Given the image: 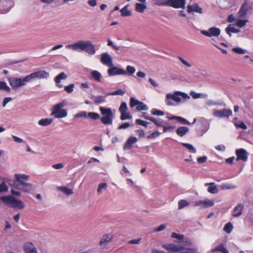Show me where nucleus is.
Here are the masks:
<instances>
[{
    "instance_id": "7ed1b4c3",
    "label": "nucleus",
    "mask_w": 253,
    "mask_h": 253,
    "mask_svg": "<svg viewBox=\"0 0 253 253\" xmlns=\"http://www.w3.org/2000/svg\"><path fill=\"white\" fill-rule=\"evenodd\" d=\"M66 47L69 49H72L74 50H79L85 51L88 54L93 55L95 53V45L90 41H79L78 42L66 45Z\"/></svg>"
},
{
    "instance_id": "6e6d98bb",
    "label": "nucleus",
    "mask_w": 253,
    "mask_h": 253,
    "mask_svg": "<svg viewBox=\"0 0 253 253\" xmlns=\"http://www.w3.org/2000/svg\"><path fill=\"white\" fill-rule=\"evenodd\" d=\"M234 125L237 128H241L243 129H247V125L243 122H241L240 123H234Z\"/></svg>"
},
{
    "instance_id": "4c0bfd02",
    "label": "nucleus",
    "mask_w": 253,
    "mask_h": 253,
    "mask_svg": "<svg viewBox=\"0 0 253 253\" xmlns=\"http://www.w3.org/2000/svg\"><path fill=\"white\" fill-rule=\"evenodd\" d=\"M189 205V203L186 200H180L178 201V209H182L185 207L188 206Z\"/></svg>"
},
{
    "instance_id": "603ef678",
    "label": "nucleus",
    "mask_w": 253,
    "mask_h": 253,
    "mask_svg": "<svg viewBox=\"0 0 253 253\" xmlns=\"http://www.w3.org/2000/svg\"><path fill=\"white\" fill-rule=\"evenodd\" d=\"M171 237L172 238H176L179 240V241H182L184 239V235L183 234H178L175 232H173L171 234Z\"/></svg>"
},
{
    "instance_id": "69168bd1",
    "label": "nucleus",
    "mask_w": 253,
    "mask_h": 253,
    "mask_svg": "<svg viewBox=\"0 0 253 253\" xmlns=\"http://www.w3.org/2000/svg\"><path fill=\"white\" fill-rule=\"evenodd\" d=\"M190 94L194 99L199 98L203 95L201 93H196L193 91H191Z\"/></svg>"
},
{
    "instance_id": "dca6fc26",
    "label": "nucleus",
    "mask_w": 253,
    "mask_h": 253,
    "mask_svg": "<svg viewBox=\"0 0 253 253\" xmlns=\"http://www.w3.org/2000/svg\"><path fill=\"white\" fill-rule=\"evenodd\" d=\"M187 8V12L190 13L192 12H195L200 14H202L203 12L202 7H200L199 4L197 3H194L192 5H188Z\"/></svg>"
},
{
    "instance_id": "f8f14e48",
    "label": "nucleus",
    "mask_w": 253,
    "mask_h": 253,
    "mask_svg": "<svg viewBox=\"0 0 253 253\" xmlns=\"http://www.w3.org/2000/svg\"><path fill=\"white\" fill-rule=\"evenodd\" d=\"M236 155L237 156L236 160H242L246 162L248 160L249 154L245 149L243 148L237 149L236 150Z\"/></svg>"
},
{
    "instance_id": "f03ea898",
    "label": "nucleus",
    "mask_w": 253,
    "mask_h": 253,
    "mask_svg": "<svg viewBox=\"0 0 253 253\" xmlns=\"http://www.w3.org/2000/svg\"><path fill=\"white\" fill-rule=\"evenodd\" d=\"M11 195L2 196L0 197V201L5 206L11 208H18L22 210L25 207V204L20 200L15 198L14 196H20L21 192L14 190V188L11 189Z\"/></svg>"
},
{
    "instance_id": "3c124183",
    "label": "nucleus",
    "mask_w": 253,
    "mask_h": 253,
    "mask_svg": "<svg viewBox=\"0 0 253 253\" xmlns=\"http://www.w3.org/2000/svg\"><path fill=\"white\" fill-rule=\"evenodd\" d=\"M232 51L236 53L239 54H243L246 52V50L239 47H234L232 48Z\"/></svg>"
},
{
    "instance_id": "7c9ffc66",
    "label": "nucleus",
    "mask_w": 253,
    "mask_h": 253,
    "mask_svg": "<svg viewBox=\"0 0 253 253\" xmlns=\"http://www.w3.org/2000/svg\"><path fill=\"white\" fill-rule=\"evenodd\" d=\"M186 0H174V3L176 6V8H185Z\"/></svg>"
},
{
    "instance_id": "de8ad7c7",
    "label": "nucleus",
    "mask_w": 253,
    "mask_h": 253,
    "mask_svg": "<svg viewBox=\"0 0 253 253\" xmlns=\"http://www.w3.org/2000/svg\"><path fill=\"white\" fill-rule=\"evenodd\" d=\"M179 243L184 246H191L193 245V241L188 239H184L182 241H179Z\"/></svg>"
},
{
    "instance_id": "1a4fd4ad",
    "label": "nucleus",
    "mask_w": 253,
    "mask_h": 253,
    "mask_svg": "<svg viewBox=\"0 0 253 253\" xmlns=\"http://www.w3.org/2000/svg\"><path fill=\"white\" fill-rule=\"evenodd\" d=\"M213 115L217 118H228L232 115V112L230 109H223L222 110H215L213 112Z\"/></svg>"
},
{
    "instance_id": "338daca9",
    "label": "nucleus",
    "mask_w": 253,
    "mask_h": 253,
    "mask_svg": "<svg viewBox=\"0 0 253 253\" xmlns=\"http://www.w3.org/2000/svg\"><path fill=\"white\" fill-rule=\"evenodd\" d=\"M133 126L132 124H130L129 123H124L122 125H120L118 127V129H126V128L130 126Z\"/></svg>"
},
{
    "instance_id": "c9c22d12",
    "label": "nucleus",
    "mask_w": 253,
    "mask_h": 253,
    "mask_svg": "<svg viewBox=\"0 0 253 253\" xmlns=\"http://www.w3.org/2000/svg\"><path fill=\"white\" fill-rule=\"evenodd\" d=\"M87 117L93 120H97L101 118L100 115L95 112H88Z\"/></svg>"
},
{
    "instance_id": "79ce46f5",
    "label": "nucleus",
    "mask_w": 253,
    "mask_h": 253,
    "mask_svg": "<svg viewBox=\"0 0 253 253\" xmlns=\"http://www.w3.org/2000/svg\"><path fill=\"white\" fill-rule=\"evenodd\" d=\"M236 186L235 185L230 183H224L221 185V188L222 190H228L235 189Z\"/></svg>"
},
{
    "instance_id": "f257e3e1",
    "label": "nucleus",
    "mask_w": 253,
    "mask_h": 253,
    "mask_svg": "<svg viewBox=\"0 0 253 253\" xmlns=\"http://www.w3.org/2000/svg\"><path fill=\"white\" fill-rule=\"evenodd\" d=\"M29 178V175L25 174L16 173L13 180H9V184L15 189L28 193L32 190L33 186L31 183L26 182Z\"/></svg>"
},
{
    "instance_id": "c03bdc74",
    "label": "nucleus",
    "mask_w": 253,
    "mask_h": 253,
    "mask_svg": "<svg viewBox=\"0 0 253 253\" xmlns=\"http://www.w3.org/2000/svg\"><path fill=\"white\" fill-rule=\"evenodd\" d=\"M140 101L135 99L133 97H131L130 98L129 105L131 108H133L135 106H137L139 105Z\"/></svg>"
},
{
    "instance_id": "4be33fe9",
    "label": "nucleus",
    "mask_w": 253,
    "mask_h": 253,
    "mask_svg": "<svg viewBox=\"0 0 253 253\" xmlns=\"http://www.w3.org/2000/svg\"><path fill=\"white\" fill-rule=\"evenodd\" d=\"M189 131V128L186 126H180L176 130V133L180 137H183Z\"/></svg>"
},
{
    "instance_id": "0eeeda50",
    "label": "nucleus",
    "mask_w": 253,
    "mask_h": 253,
    "mask_svg": "<svg viewBox=\"0 0 253 253\" xmlns=\"http://www.w3.org/2000/svg\"><path fill=\"white\" fill-rule=\"evenodd\" d=\"M49 73L44 70L37 71L27 75L29 82L36 79H46L49 77Z\"/></svg>"
},
{
    "instance_id": "a211bd4d",
    "label": "nucleus",
    "mask_w": 253,
    "mask_h": 253,
    "mask_svg": "<svg viewBox=\"0 0 253 253\" xmlns=\"http://www.w3.org/2000/svg\"><path fill=\"white\" fill-rule=\"evenodd\" d=\"M137 141V139L134 136H130L125 142L123 148L124 150H130L133 144Z\"/></svg>"
},
{
    "instance_id": "a878e982",
    "label": "nucleus",
    "mask_w": 253,
    "mask_h": 253,
    "mask_svg": "<svg viewBox=\"0 0 253 253\" xmlns=\"http://www.w3.org/2000/svg\"><path fill=\"white\" fill-rule=\"evenodd\" d=\"M212 252H220L221 253H229L227 249L224 246L223 244H220L217 247L211 250Z\"/></svg>"
},
{
    "instance_id": "f3484780",
    "label": "nucleus",
    "mask_w": 253,
    "mask_h": 253,
    "mask_svg": "<svg viewBox=\"0 0 253 253\" xmlns=\"http://www.w3.org/2000/svg\"><path fill=\"white\" fill-rule=\"evenodd\" d=\"M174 0H155V4L159 6H169L176 8Z\"/></svg>"
},
{
    "instance_id": "20e7f679",
    "label": "nucleus",
    "mask_w": 253,
    "mask_h": 253,
    "mask_svg": "<svg viewBox=\"0 0 253 253\" xmlns=\"http://www.w3.org/2000/svg\"><path fill=\"white\" fill-rule=\"evenodd\" d=\"M67 104V101L64 99L61 102L56 104L53 106V111L51 113L56 118L61 119L66 117L68 115L67 110L62 109Z\"/></svg>"
},
{
    "instance_id": "e2e57ef3",
    "label": "nucleus",
    "mask_w": 253,
    "mask_h": 253,
    "mask_svg": "<svg viewBox=\"0 0 253 253\" xmlns=\"http://www.w3.org/2000/svg\"><path fill=\"white\" fill-rule=\"evenodd\" d=\"M206 104L209 106L214 105H221L222 103H221L220 102H215L211 100H208L206 102Z\"/></svg>"
},
{
    "instance_id": "a19ab883",
    "label": "nucleus",
    "mask_w": 253,
    "mask_h": 253,
    "mask_svg": "<svg viewBox=\"0 0 253 253\" xmlns=\"http://www.w3.org/2000/svg\"><path fill=\"white\" fill-rule=\"evenodd\" d=\"M136 109L138 111L147 110L148 109V107L143 102L140 101L139 105H138V106H136Z\"/></svg>"
},
{
    "instance_id": "39448f33",
    "label": "nucleus",
    "mask_w": 253,
    "mask_h": 253,
    "mask_svg": "<svg viewBox=\"0 0 253 253\" xmlns=\"http://www.w3.org/2000/svg\"><path fill=\"white\" fill-rule=\"evenodd\" d=\"M99 110L104 116L100 118L101 123L105 125H111L113 123V113L110 108L100 107Z\"/></svg>"
},
{
    "instance_id": "5701e85b",
    "label": "nucleus",
    "mask_w": 253,
    "mask_h": 253,
    "mask_svg": "<svg viewBox=\"0 0 253 253\" xmlns=\"http://www.w3.org/2000/svg\"><path fill=\"white\" fill-rule=\"evenodd\" d=\"M90 98L93 100V102L95 104H99L100 103L104 102L106 101L105 96L102 95H98L97 96L92 95L90 97Z\"/></svg>"
},
{
    "instance_id": "e433bc0d",
    "label": "nucleus",
    "mask_w": 253,
    "mask_h": 253,
    "mask_svg": "<svg viewBox=\"0 0 253 253\" xmlns=\"http://www.w3.org/2000/svg\"><path fill=\"white\" fill-rule=\"evenodd\" d=\"M0 90H4L7 92L11 91L10 88L7 85L5 82L0 81Z\"/></svg>"
},
{
    "instance_id": "052dcab7",
    "label": "nucleus",
    "mask_w": 253,
    "mask_h": 253,
    "mask_svg": "<svg viewBox=\"0 0 253 253\" xmlns=\"http://www.w3.org/2000/svg\"><path fill=\"white\" fill-rule=\"evenodd\" d=\"M8 190V187L4 182H2L0 184V193L7 192Z\"/></svg>"
},
{
    "instance_id": "cd10ccee",
    "label": "nucleus",
    "mask_w": 253,
    "mask_h": 253,
    "mask_svg": "<svg viewBox=\"0 0 253 253\" xmlns=\"http://www.w3.org/2000/svg\"><path fill=\"white\" fill-rule=\"evenodd\" d=\"M52 122V119L46 118L42 119L39 121L38 124L42 126H47L51 124Z\"/></svg>"
},
{
    "instance_id": "bf43d9fd",
    "label": "nucleus",
    "mask_w": 253,
    "mask_h": 253,
    "mask_svg": "<svg viewBox=\"0 0 253 253\" xmlns=\"http://www.w3.org/2000/svg\"><path fill=\"white\" fill-rule=\"evenodd\" d=\"M74 87L75 84H72L68 86H65L64 89L67 93H70L73 91Z\"/></svg>"
},
{
    "instance_id": "bb28decb",
    "label": "nucleus",
    "mask_w": 253,
    "mask_h": 253,
    "mask_svg": "<svg viewBox=\"0 0 253 253\" xmlns=\"http://www.w3.org/2000/svg\"><path fill=\"white\" fill-rule=\"evenodd\" d=\"M58 190L62 192L63 193L67 196L72 195L73 193L72 189L68 188L66 187L60 186L57 187Z\"/></svg>"
},
{
    "instance_id": "9d476101",
    "label": "nucleus",
    "mask_w": 253,
    "mask_h": 253,
    "mask_svg": "<svg viewBox=\"0 0 253 253\" xmlns=\"http://www.w3.org/2000/svg\"><path fill=\"white\" fill-rule=\"evenodd\" d=\"M201 33L208 37H218L220 34V30L217 27H211L208 31L201 30Z\"/></svg>"
},
{
    "instance_id": "72a5a7b5",
    "label": "nucleus",
    "mask_w": 253,
    "mask_h": 253,
    "mask_svg": "<svg viewBox=\"0 0 253 253\" xmlns=\"http://www.w3.org/2000/svg\"><path fill=\"white\" fill-rule=\"evenodd\" d=\"M146 8V6L143 3H136L135 4V10L138 12L143 13Z\"/></svg>"
},
{
    "instance_id": "6ab92c4d",
    "label": "nucleus",
    "mask_w": 253,
    "mask_h": 253,
    "mask_svg": "<svg viewBox=\"0 0 253 253\" xmlns=\"http://www.w3.org/2000/svg\"><path fill=\"white\" fill-rule=\"evenodd\" d=\"M214 202L213 200H206L204 201H199L196 202L195 204V206H202L203 207L206 208L212 207L214 205Z\"/></svg>"
},
{
    "instance_id": "aec40b11",
    "label": "nucleus",
    "mask_w": 253,
    "mask_h": 253,
    "mask_svg": "<svg viewBox=\"0 0 253 253\" xmlns=\"http://www.w3.org/2000/svg\"><path fill=\"white\" fill-rule=\"evenodd\" d=\"M23 248L25 253H38L36 248L31 242L25 244Z\"/></svg>"
},
{
    "instance_id": "473e14b6",
    "label": "nucleus",
    "mask_w": 253,
    "mask_h": 253,
    "mask_svg": "<svg viewBox=\"0 0 253 253\" xmlns=\"http://www.w3.org/2000/svg\"><path fill=\"white\" fill-rule=\"evenodd\" d=\"M67 78V76L64 72L60 73L54 78V81L56 84L60 83L61 80H65Z\"/></svg>"
},
{
    "instance_id": "ea45409f",
    "label": "nucleus",
    "mask_w": 253,
    "mask_h": 253,
    "mask_svg": "<svg viewBox=\"0 0 253 253\" xmlns=\"http://www.w3.org/2000/svg\"><path fill=\"white\" fill-rule=\"evenodd\" d=\"M233 228V225L231 222L226 224L223 228V230L228 234L231 232Z\"/></svg>"
},
{
    "instance_id": "c756f323",
    "label": "nucleus",
    "mask_w": 253,
    "mask_h": 253,
    "mask_svg": "<svg viewBox=\"0 0 253 253\" xmlns=\"http://www.w3.org/2000/svg\"><path fill=\"white\" fill-rule=\"evenodd\" d=\"M135 72V68L129 65H128L126 68V70H125L124 75H127L128 76H132Z\"/></svg>"
},
{
    "instance_id": "423d86ee",
    "label": "nucleus",
    "mask_w": 253,
    "mask_h": 253,
    "mask_svg": "<svg viewBox=\"0 0 253 253\" xmlns=\"http://www.w3.org/2000/svg\"><path fill=\"white\" fill-rule=\"evenodd\" d=\"M8 81L13 89H16L21 86H24L27 83L29 82L27 76L24 77L23 79L10 77L8 79Z\"/></svg>"
},
{
    "instance_id": "864d4df0",
    "label": "nucleus",
    "mask_w": 253,
    "mask_h": 253,
    "mask_svg": "<svg viewBox=\"0 0 253 253\" xmlns=\"http://www.w3.org/2000/svg\"><path fill=\"white\" fill-rule=\"evenodd\" d=\"M87 113L85 111H81L74 116V118L76 119L81 118H86L87 117Z\"/></svg>"
},
{
    "instance_id": "37998d69",
    "label": "nucleus",
    "mask_w": 253,
    "mask_h": 253,
    "mask_svg": "<svg viewBox=\"0 0 253 253\" xmlns=\"http://www.w3.org/2000/svg\"><path fill=\"white\" fill-rule=\"evenodd\" d=\"M132 116L128 112H126L121 114L120 119L122 121H125L126 120H130L132 119Z\"/></svg>"
},
{
    "instance_id": "0e129e2a",
    "label": "nucleus",
    "mask_w": 253,
    "mask_h": 253,
    "mask_svg": "<svg viewBox=\"0 0 253 253\" xmlns=\"http://www.w3.org/2000/svg\"><path fill=\"white\" fill-rule=\"evenodd\" d=\"M165 125H163V126L164 132H166L168 131L172 130L174 129L175 128V126H173L169 125L168 126H166Z\"/></svg>"
},
{
    "instance_id": "b1692460",
    "label": "nucleus",
    "mask_w": 253,
    "mask_h": 253,
    "mask_svg": "<svg viewBox=\"0 0 253 253\" xmlns=\"http://www.w3.org/2000/svg\"><path fill=\"white\" fill-rule=\"evenodd\" d=\"M232 26V24H229L225 29V31L229 37H231V33H237L240 32V30L236 29Z\"/></svg>"
},
{
    "instance_id": "ddd939ff",
    "label": "nucleus",
    "mask_w": 253,
    "mask_h": 253,
    "mask_svg": "<svg viewBox=\"0 0 253 253\" xmlns=\"http://www.w3.org/2000/svg\"><path fill=\"white\" fill-rule=\"evenodd\" d=\"M178 95L175 94V92L174 94L171 93H168L166 95V102L168 106H173L174 103L169 101V99H171L174 101L179 103L181 101V99L180 97L177 96Z\"/></svg>"
},
{
    "instance_id": "774afa93",
    "label": "nucleus",
    "mask_w": 253,
    "mask_h": 253,
    "mask_svg": "<svg viewBox=\"0 0 253 253\" xmlns=\"http://www.w3.org/2000/svg\"><path fill=\"white\" fill-rule=\"evenodd\" d=\"M182 63L187 67H191L192 65L180 56L177 57Z\"/></svg>"
},
{
    "instance_id": "a18cd8bd",
    "label": "nucleus",
    "mask_w": 253,
    "mask_h": 253,
    "mask_svg": "<svg viewBox=\"0 0 253 253\" xmlns=\"http://www.w3.org/2000/svg\"><path fill=\"white\" fill-rule=\"evenodd\" d=\"M151 113L152 115L157 116H162L165 114L164 112L163 111L159 110L155 108L152 109L151 111Z\"/></svg>"
},
{
    "instance_id": "5fc2aeb1",
    "label": "nucleus",
    "mask_w": 253,
    "mask_h": 253,
    "mask_svg": "<svg viewBox=\"0 0 253 253\" xmlns=\"http://www.w3.org/2000/svg\"><path fill=\"white\" fill-rule=\"evenodd\" d=\"M135 123L137 125H141L144 127H147V125L150 124V123L149 122H145L144 121H143L142 120H140V119H137L135 121Z\"/></svg>"
},
{
    "instance_id": "2eb2a0df",
    "label": "nucleus",
    "mask_w": 253,
    "mask_h": 253,
    "mask_svg": "<svg viewBox=\"0 0 253 253\" xmlns=\"http://www.w3.org/2000/svg\"><path fill=\"white\" fill-rule=\"evenodd\" d=\"M162 247L171 252H179L181 251V249H183L182 246H176L172 243L163 244Z\"/></svg>"
},
{
    "instance_id": "6e6552de",
    "label": "nucleus",
    "mask_w": 253,
    "mask_h": 253,
    "mask_svg": "<svg viewBox=\"0 0 253 253\" xmlns=\"http://www.w3.org/2000/svg\"><path fill=\"white\" fill-rule=\"evenodd\" d=\"M253 2H250L248 0H245L241 5L240 10L238 12L239 16L241 18H244L247 15L248 12L252 10Z\"/></svg>"
},
{
    "instance_id": "4468645a",
    "label": "nucleus",
    "mask_w": 253,
    "mask_h": 253,
    "mask_svg": "<svg viewBox=\"0 0 253 253\" xmlns=\"http://www.w3.org/2000/svg\"><path fill=\"white\" fill-rule=\"evenodd\" d=\"M108 70V74L109 76L123 75L125 73V70L117 66H112Z\"/></svg>"
},
{
    "instance_id": "9b49d317",
    "label": "nucleus",
    "mask_w": 253,
    "mask_h": 253,
    "mask_svg": "<svg viewBox=\"0 0 253 253\" xmlns=\"http://www.w3.org/2000/svg\"><path fill=\"white\" fill-rule=\"evenodd\" d=\"M101 62L109 67L113 66V61L111 55L107 52H105L101 55Z\"/></svg>"
},
{
    "instance_id": "8fccbe9b",
    "label": "nucleus",
    "mask_w": 253,
    "mask_h": 253,
    "mask_svg": "<svg viewBox=\"0 0 253 253\" xmlns=\"http://www.w3.org/2000/svg\"><path fill=\"white\" fill-rule=\"evenodd\" d=\"M125 93V92L121 89L117 90L115 91L112 92H109L107 93V95H123Z\"/></svg>"
},
{
    "instance_id": "4d7b16f0",
    "label": "nucleus",
    "mask_w": 253,
    "mask_h": 253,
    "mask_svg": "<svg viewBox=\"0 0 253 253\" xmlns=\"http://www.w3.org/2000/svg\"><path fill=\"white\" fill-rule=\"evenodd\" d=\"M107 187V184L106 183H101L98 185L97 188V192L100 194L102 192L103 189H105Z\"/></svg>"
},
{
    "instance_id": "393cba45",
    "label": "nucleus",
    "mask_w": 253,
    "mask_h": 253,
    "mask_svg": "<svg viewBox=\"0 0 253 253\" xmlns=\"http://www.w3.org/2000/svg\"><path fill=\"white\" fill-rule=\"evenodd\" d=\"M205 185H209L208 188V192L211 194H216L218 192V188L214 183H206Z\"/></svg>"
},
{
    "instance_id": "f704fd0d",
    "label": "nucleus",
    "mask_w": 253,
    "mask_h": 253,
    "mask_svg": "<svg viewBox=\"0 0 253 253\" xmlns=\"http://www.w3.org/2000/svg\"><path fill=\"white\" fill-rule=\"evenodd\" d=\"M151 122L153 123L158 127H163V125L167 124V122L164 121H158L156 118L153 117L151 119Z\"/></svg>"
},
{
    "instance_id": "680f3d73",
    "label": "nucleus",
    "mask_w": 253,
    "mask_h": 253,
    "mask_svg": "<svg viewBox=\"0 0 253 253\" xmlns=\"http://www.w3.org/2000/svg\"><path fill=\"white\" fill-rule=\"evenodd\" d=\"M110 241V239L109 238L108 235H104L102 239L100 240L99 245H102L105 243H109Z\"/></svg>"
},
{
    "instance_id": "412c9836",
    "label": "nucleus",
    "mask_w": 253,
    "mask_h": 253,
    "mask_svg": "<svg viewBox=\"0 0 253 253\" xmlns=\"http://www.w3.org/2000/svg\"><path fill=\"white\" fill-rule=\"evenodd\" d=\"M244 208V205L241 204H239L236 206L232 211V215L234 217H239L242 213L243 209Z\"/></svg>"
},
{
    "instance_id": "09e8293b",
    "label": "nucleus",
    "mask_w": 253,
    "mask_h": 253,
    "mask_svg": "<svg viewBox=\"0 0 253 253\" xmlns=\"http://www.w3.org/2000/svg\"><path fill=\"white\" fill-rule=\"evenodd\" d=\"M247 22H248V20L238 19L236 22V25L237 27L242 28L244 27Z\"/></svg>"
},
{
    "instance_id": "c85d7f7f",
    "label": "nucleus",
    "mask_w": 253,
    "mask_h": 253,
    "mask_svg": "<svg viewBox=\"0 0 253 253\" xmlns=\"http://www.w3.org/2000/svg\"><path fill=\"white\" fill-rule=\"evenodd\" d=\"M128 5H126L121 9L120 12L122 16L127 17L131 15V12L128 9Z\"/></svg>"
},
{
    "instance_id": "2f4dec72",
    "label": "nucleus",
    "mask_w": 253,
    "mask_h": 253,
    "mask_svg": "<svg viewBox=\"0 0 253 253\" xmlns=\"http://www.w3.org/2000/svg\"><path fill=\"white\" fill-rule=\"evenodd\" d=\"M91 75L93 79H94L97 82L101 81V74L97 71H92L91 72Z\"/></svg>"
},
{
    "instance_id": "58836bf2",
    "label": "nucleus",
    "mask_w": 253,
    "mask_h": 253,
    "mask_svg": "<svg viewBox=\"0 0 253 253\" xmlns=\"http://www.w3.org/2000/svg\"><path fill=\"white\" fill-rule=\"evenodd\" d=\"M181 144L183 146L186 148L190 152L193 153H195L196 152V149L192 145L186 143H181Z\"/></svg>"
},
{
    "instance_id": "49530a36",
    "label": "nucleus",
    "mask_w": 253,
    "mask_h": 253,
    "mask_svg": "<svg viewBox=\"0 0 253 253\" xmlns=\"http://www.w3.org/2000/svg\"><path fill=\"white\" fill-rule=\"evenodd\" d=\"M127 110V107L126 103L125 102H123L119 109L121 114L126 112Z\"/></svg>"
},
{
    "instance_id": "13d9d810",
    "label": "nucleus",
    "mask_w": 253,
    "mask_h": 253,
    "mask_svg": "<svg viewBox=\"0 0 253 253\" xmlns=\"http://www.w3.org/2000/svg\"><path fill=\"white\" fill-rule=\"evenodd\" d=\"M178 122H179L180 124L182 125H191V123H190L185 118H183L181 117H178Z\"/></svg>"
}]
</instances>
